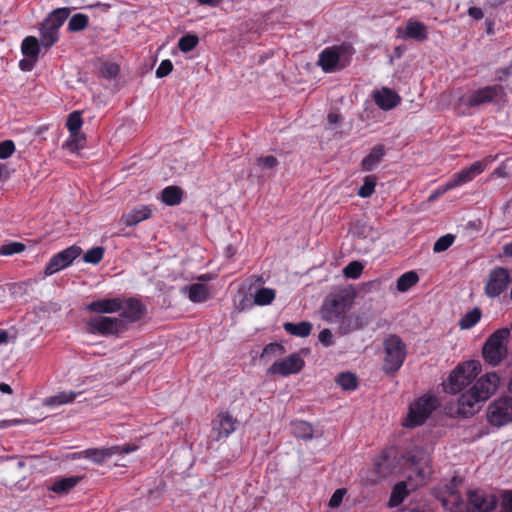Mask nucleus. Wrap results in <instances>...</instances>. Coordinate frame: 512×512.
<instances>
[{"label": "nucleus", "mask_w": 512, "mask_h": 512, "mask_svg": "<svg viewBox=\"0 0 512 512\" xmlns=\"http://www.w3.org/2000/svg\"><path fill=\"white\" fill-rule=\"evenodd\" d=\"M7 341H8L7 331L0 330V344L6 343Z\"/></svg>", "instance_id": "774afa93"}, {"label": "nucleus", "mask_w": 512, "mask_h": 512, "mask_svg": "<svg viewBox=\"0 0 512 512\" xmlns=\"http://www.w3.org/2000/svg\"><path fill=\"white\" fill-rule=\"evenodd\" d=\"M304 367V360L298 353L289 355L282 361L273 363L267 370L268 374H279L287 376L290 374H296Z\"/></svg>", "instance_id": "ddd939ff"}, {"label": "nucleus", "mask_w": 512, "mask_h": 512, "mask_svg": "<svg viewBox=\"0 0 512 512\" xmlns=\"http://www.w3.org/2000/svg\"><path fill=\"white\" fill-rule=\"evenodd\" d=\"M37 58H25L19 62V67L22 71H31L35 65Z\"/></svg>", "instance_id": "13d9d810"}, {"label": "nucleus", "mask_w": 512, "mask_h": 512, "mask_svg": "<svg viewBox=\"0 0 512 512\" xmlns=\"http://www.w3.org/2000/svg\"><path fill=\"white\" fill-rule=\"evenodd\" d=\"M362 271V263L359 261H352L343 269V274L347 278L357 279L361 275Z\"/></svg>", "instance_id": "09e8293b"}, {"label": "nucleus", "mask_w": 512, "mask_h": 512, "mask_svg": "<svg viewBox=\"0 0 512 512\" xmlns=\"http://www.w3.org/2000/svg\"><path fill=\"white\" fill-rule=\"evenodd\" d=\"M88 25V17L85 14L78 13L71 17L68 23V29L78 32L85 29Z\"/></svg>", "instance_id": "37998d69"}, {"label": "nucleus", "mask_w": 512, "mask_h": 512, "mask_svg": "<svg viewBox=\"0 0 512 512\" xmlns=\"http://www.w3.org/2000/svg\"><path fill=\"white\" fill-rule=\"evenodd\" d=\"M292 426L293 433L296 437L305 440L311 439L313 437V428L308 422L297 421L293 423Z\"/></svg>", "instance_id": "4c0bfd02"}, {"label": "nucleus", "mask_w": 512, "mask_h": 512, "mask_svg": "<svg viewBox=\"0 0 512 512\" xmlns=\"http://www.w3.org/2000/svg\"><path fill=\"white\" fill-rule=\"evenodd\" d=\"M275 299V291L271 288H260L254 295V302L259 306L270 304Z\"/></svg>", "instance_id": "58836bf2"}, {"label": "nucleus", "mask_w": 512, "mask_h": 512, "mask_svg": "<svg viewBox=\"0 0 512 512\" xmlns=\"http://www.w3.org/2000/svg\"><path fill=\"white\" fill-rule=\"evenodd\" d=\"M82 253V249L79 246H70L56 255H54L45 267L44 274L51 276L60 270L68 267L73 261L78 258Z\"/></svg>", "instance_id": "9d476101"}, {"label": "nucleus", "mask_w": 512, "mask_h": 512, "mask_svg": "<svg viewBox=\"0 0 512 512\" xmlns=\"http://www.w3.org/2000/svg\"><path fill=\"white\" fill-rule=\"evenodd\" d=\"M283 328L291 335L304 338L310 335L312 324L308 321H302L299 323L286 322L283 324Z\"/></svg>", "instance_id": "cd10ccee"}, {"label": "nucleus", "mask_w": 512, "mask_h": 512, "mask_svg": "<svg viewBox=\"0 0 512 512\" xmlns=\"http://www.w3.org/2000/svg\"><path fill=\"white\" fill-rule=\"evenodd\" d=\"M482 312L480 308L475 307L471 311L467 312L459 321V327L467 330L475 326L481 319Z\"/></svg>", "instance_id": "f704fd0d"}, {"label": "nucleus", "mask_w": 512, "mask_h": 512, "mask_svg": "<svg viewBox=\"0 0 512 512\" xmlns=\"http://www.w3.org/2000/svg\"><path fill=\"white\" fill-rule=\"evenodd\" d=\"M151 210L148 206H141L139 208H135L129 213L122 216V221L127 226H135L143 220L150 218Z\"/></svg>", "instance_id": "bb28decb"}, {"label": "nucleus", "mask_w": 512, "mask_h": 512, "mask_svg": "<svg viewBox=\"0 0 512 512\" xmlns=\"http://www.w3.org/2000/svg\"><path fill=\"white\" fill-rule=\"evenodd\" d=\"M384 349L383 370L387 374H394L406 358V345L399 336L393 334L384 341Z\"/></svg>", "instance_id": "20e7f679"}, {"label": "nucleus", "mask_w": 512, "mask_h": 512, "mask_svg": "<svg viewBox=\"0 0 512 512\" xmlns=\"http://www.w3.org/2000/svg\"><path fill=\"white\" fill-rule=\"evenodd\" d=\"M455 236L452 234H446L441 236L435 243L433 247V251L435 253H440L447 250L454 242Z\"/></svg>", "instance_id": "8fccbe9b"}, {"label": "nucleus", "mask_w": 512, "mask_h": 512, "mask_svg": "<svg viewBox=\"0 0 512 512\" xmlns=\"http://www.w3.org/2000/svg\"><path fill=\"white\" fill-rule=\"evenodd\" d=\"M480 402L473 391L469 389L459 397L456 413L464 417L472 416L478 411Z\"/></svg>", "instance_id": "6ab92c4d"}, {"label": "nucleus", "mask_w": 512, "mask_h": 512, "mask_svg": "<svg viewBox=\"0 0 512 512\" xmlns=\"http://www.w3.org/2000/svg\"><path fill=\"white\" fill-rule=\"evenodd\" d=\"M182 189L178 186H168L161 193L162 201L169 206L178 205L182 199Z\"/></svg>", "instance_id": "2f4dec72"}, {"label": "nucleus", "mask_w": 512, "mask_h": 512, "mask_svg": "<svg viewBox=\"0 0 512 512\" xmlns=\"http://www.w3.org/2000/svg\"><path fill=\"white\" fill-rule=\"evenodd\" d=\"M120 308H119V317L124 320L125 330L127 329V324L135 322L139 320L145 311L144 306L140 303V301L129 298L127 300L120 299Z\"/></svg>", "instance_id": "2eb2a0df"}, {"label": "nucleus", "mask_w": 512, "mask_h": 512, "mask_svg": "<svg viewBox=\"0 0 512 512\" xmlns=\"http://www.w3.org/2000/svg\"><path fill=\"white\" fill-rule=\"evenodd\" d=\"M350 309V305L343 297L326 298L320 308L322 320L329 324L338 323L341 317Z\"/></svg>", "instance_id": "1a4fd4ad"}, {"label": "nucleus", "mask_w": 512, "mask_h": 512, "mask_svg": "<svg viewBox=\"0 0 512 512\" xmlns=\"http://www.w3.org/2000/svg\"><path fill=\"white\" fill-rule=\"evenodd\" d=\"M509 328H501L494 331L485 341L482 348V356L491 366L499 365L508 354Z\"/></svg>", "instance_id": "f03ea898"}, {"label": "nucleus", "mask_w": 512, "mask_h": 512, "mask_svg": "<svg viewBox=\"0 0 512 512\" xmlns=\"http://www.w3.org/2000/svg\"><path fill=\"white\" fill-rule=\"evenodd\" d=\"M385 155V150L382 145L374 146L370 153L363 158L361 162V168L363 171H372L374 170L382 161Z\"/></svg>", "instance_id": "393cba45"}, {"label": "nucleus", "mask_w": 512, "mask_h": 512, "mask_svg": "<svg viewBox=\"0 0 512 512\" xmlns=\"http://www.w3.org/2000/svg\"><path fill=\"white\" fill-rule=\"evenodd\" d=\"M461 483L460 478L453 477L450 484L442 491L439 499L445 509L450 512H490L495 507V496L481 490L469 491L468 503H466L458 492V486Z\"/></svg>", "instance_id": "f257e3e1"}, {"label": "nucleus", "mask_w": 512, "mask_h": 512, "mask_svg": "<svg viewBox=\"0 0 512 512\" xmlns=\"http://www.w3.org/2000/svg\"><path fill=\"white\" fill-rule=\"evenodd\" d=\"M373 98L375 103L383 110H390L400 102L398 94L389 88H382L380 91H376Z\"/></svg>", "instance_id": "4be33fe9"}, {"label": "nucleus", "mask_w": 512, "mask_h": 512, "mask_svg": "<svg viewBox=\"0 0 512 512\" xmlns=\"http://www.w3.org/2000/svg\"><path fill=\"white\" fill-rule=\"evenodd\" d=\"M406 38L423 41L427 39V28L426 26L417 21H409L406 25Z\"/></svg>", "instance_id": "7c9ffc66"}, {"label": "nucleus", "mask_w": 512, "mask_h": 512, "mask_svg": "<svg viewBox=\"0 0 512 512\" xmlns=\"http://www.w3.org/2000/svg\"><path fill=\"white\" fill-rule=\"evenodd\" d=\"M182 292L187 293L188 298L195 303L206 301L210 295L208 287L200 283L184 286Z\"/></svg>", "instance_id": "a878e982"}, {"label": "nucleus", "mask_w": 512, "mask_h": 512, "mask_svg": "<svg viewBox=\"0 0 512 512\" xmlns=\"http://www.w3.org/2000/svg\"><path fill=\"white\" fill-rule=\"evenodd\" d=\"M468 15L475 20H480L483 18L484 13L481 8L478 7H470L468 9Z\"/></svg>", "instance_id": "680f3d73"}, {"label": "nucleus", "mask_w": 512, "mask_h": 512, "mask_svg": "<svg viewBox=\"0 0 512 512\" xmlns=\"http://www.w3.org/2000/svg\"><path fill=\"white\" fill-rule=\"evenodd\" d=\"M173 69V64L170 60H163L156 70V76L158 78H163L171 73Z\"/></svg>", "instance_id": "5fc2aeb1"}, {"label": "nucleus", "mask_w": 512, "mask_h": 512, "mask_svg": "<svg viewBox=\"0 0 512 512\" xmlns=\"http://www.w3.org/2000/svg\"><path fill=\"white\" fill-rule=\"evenodd\" d=\"M318 339L325 347H330L334 344L333 334L329 329H323L318 336Z\"/></svg>", "instance_id": "6e6d98bb"}, {"label": "nucleus", "mask_w": 512, "mask_h": 512, "mask_svg": "<svg viewBox=\"0 0 512 512\" xmlns=\"http://www.w3.org/2000/svg\"><path fill=\"white\" fill-rule=\"evenodd\" d=\"M15 151V145L12 140H5L0 143V159L9 158Z\"/></svg>", "instance_id": "864d4df0"}, {"label": "nucleus", "mask_w": 512, "mask_h": 512, "mask_svg": "<svg viewBox=\"0 0 512 512\" xmlns=\"http://www.w3.org/2000/svg\"><path fill=\"white\" fill-rule=\"evenodd\" d=\"M81 479L82 477L79 476H71L58 479L50 487V490L58 494H66L72 488H74L80 482Z\"/></svg>", "instance_id": "c85d7f7f"}, {"label": "nucleus", "mask_w": 512, "mask_h": 512, "mask_svg": "<svg viewBox=\"0 0 512 512\" xmlns=\"http://www.w3.org/2000/svg\"><path fill=\"white\" fill-rule=\"evenodd\" d=\"M77 394L72 391H63L57 395L51 396L44 401L45 406H57L71 403L75 400Z\"/></svg>", "instance_id": "72a5a7b5"}, {"label": "nucleus", "mask_w": 512, "mask_h": 512, "mask_svg": "<svg viewBox=\"0 0 512 512\" xmlns=\"http://www.w3.org/2000/svg\"><path fill=\"white\" fill-rule=\"evenodd\" d=\"M87 331L90 334L104 336L119 335L125 331L124 320L117 317L95 316L87 321Z\"/></svg>", "instance_id": "423d86ee"}, {"label": "nucleus", "mask_w": 512, "mask_h": 512, "mask_svg": "<svg viewBox=\"0 0 512 512\" xmlns=\"http://www.w3.org/2000/svg\"><path fill=\"white\" fill-rule=\"evenodd\" d=\"M506 92L502 85L495 84L486 86L474 91L468 98L467 105L469 107H477L487 103L504 102Z\"/></svg>", "instance_id": "6e6552de"}, {"label": "nucleus", "mask_w": 512, "mask_h": 512, "mask_svg": "<svg viewBox=\"0 0 512 512\" xmlns=\"http://www.w3.org/2000/svg\"><path fill=\"white\" fill-rule=\"evenodd\" d=\"M408 460L416 472L417 481L423 484L432 472L429 453L423 448L415 447L409 452Z\"/></svg>", "instance_id": "f8f14e48"}, {"label": "nucleus", "mask_w": 512, "mask_h": 512, "mask_svg": "<svg viewBox=\"0 0 512 512\" xmlns=\"http://www.w3.org/2000/svg\"><path fill=\"white\" fill-rule=\"evenodd\" d=\"M103 255H104V248L94 247V248L89 249L84 254L83 260L86 263H91V264L95 265V264H98L102 260Z\"/></svg>", "instance_id": "49530a36"}, {"label": "nucleus", "mask_w": 512, "mask_h": 512, "mask_svg": "<svg viewBox=\"0 0 512 512\" xmlns=\"http://www.w3.org/2000/svg\"><path fill=\"white\" fill-rule=\"evenodd\" d=\"M485 169V164L481 161H476L468 168L463 169L459 173L455 174L453 179V184L457 187L464 183L471 181L476 175L482 173Z\"/></svg>", "instance_id": "b1692460"}, {"label": "nucleus", "mask_w": 512, "mask_h": 512, "mask_svg": "<svg viewBox=\"0 0 512 512\" xmlns=\"http://www.w3.org/2000/svg\"><path fill=\"white\" fill-rule=\"evenodd\" d=\"M499 376L495 372L487 373L480 377L470 388L478 399L483 402L487 400L498 388Z\"/></svg>", "instance_id": "4468645a"}, {"label": "nucleus", "mask_w": 512, "mask_h": 512, "mask_svg": "<svg viewBox=\"0 0 512 512\" xmlns=\"http://www.w3.org/2000/svg\"><path fill=\"white\" fill-rule=\"evenodd\" d=\"M238 424L237 418L233 417L230 413H219L212 421L213 430L217 433L216 439L219 440L222 437H228L236 430Z\"/></svg>", "instance_id": "dca6fc26"}, {"label": "nucleus", "mask_w": 512, "mask_h": 512, "mask_svg": "<svg viewBox=\"0 0 512 512\" xmlns=\"http://www.w3.org/2000/svg\"><path fill=\"white\" fill-rule=\"evenodd\" d=\"M456 186L453 184V181L450 180L449 182H447L443 187L437 189V191L439 192V194H444L446 193L447 191H449L450 189H453L455 188Z\"/></svg>", "instance_id": "0e129e2a"}, {"label": "nucleus", "mask_w": 512, "mask_h": 512, "mask_svg": "<svg viewBox=\"0 0 512 512\" xmlns=\"http://www.w3.org/2000/svg\"><path fill=\"white\" fill-rule=\"evenodd\" d=\"M419 276L415 271H409L402 274L397 280V290L400 292H406L411 287L417 284Z\"/></svg>", "instance_id": "473e14b6"}, {"label": "nucleus", "mask_w": 512, "mask_h": 512, "mask_svg": "<svg viewBox=\"0 0 512 512\" xmlns=\"http://www.w3.org/2000/svg\"><path fill=\"white\" fill-rule=\"evenodd\" d=\"M120 72L119 65L113 62H105L100 68V74L106 79L116 78Z\"/></svg>", "instance_id": "de8ad7c7"}, {"label": "nucleus", "mask_w": 512, "mask_h": 512, "mask_svg": "<svg viewBox=\"0 0 512 512\" xmlns=\"http://www.w3.org/2000/svg\"><path fill=\"white\" fill-rule=\"evenodd\" d=\"M284 352V347L278 343H270L268 344L261 354V359L268 358L272 355H281Z\"/></svg>", "instance_id": "603ef678"}, {"label": "nucleus", "mask_w": 512, "mask_h": 512, "mask_svg": "<svg viewBox=\"0 0 512 512\" xmlns=\"http://www.w3.org/2000/svg\"><path fill=\"white\" fill-rule=\"evenodd\" d=\"M26 249V246L21 242H10L5 244L0 249L1 255H13L23 252Z\"/></svg>", "instance_id": "3c124183"}, {"label": "nucleus", "mask_w": 512, "mask_h": 512, "mask_svg": "<svg viewBox=\"0 0 512 512\" xmlns=\"http://www.w3.org/2000/svg\"><path fill=\"white\" fill-rule=\"evenodd\" d=\"M419 485L420 482L417 480L414 482L411 476H408L406 481H401L397 483L391 493L389 499V506L396 507L402 503V501L408 496L410 491H414Z\"/></svg>", "instance_id": "f3484780"}, {"label": "nucleus", "mask_w": 512, "mask_h": 512, "mask_svg": "<svg viewBox=\"0 0 512 512\" xmlns=\"http://www.w3.org/2000/svg\"><path fill=\"white\" fill-rule=\"evenodd\" d=\"M258 163H263L266 168H274L278 164V160L274 156H266L258 159Z\"/></svg>", "instance_id": "bf43d9fd"}, {"label": "nucleus", "mask_w": 512, "mask_h": 512, "mask_svg": "<svg viewBox=\"0 0 512 512\" xmlns=\"http://www.w3.org/2000/svg\"><path fill=\"white\" fill-rule=\"evenodd\" d=\"M336 383L344 390L352 391L357 388L358 382L355 374L351 372H341L336 377Z\"/></svg>", "instance_id": "c9c22d12"}, {"label": "nucleus", "mask_w": 512, "mask_h": 512, "mask_svg": "<svg viewBox=\"0 0 512 512\" xmlns=\"http://www.w3.org/2000/svg\"><path fill=\"white\" fill-rule=\"evenodd\" d=\"M376 183H377V177L376 176H374V175L366 176L364 178L363 184L358 189V193H357L358 196H360L361 198H368V197H370L374 193V191H375Z\"/></svg>", "instance_id": "a19ab883"}, {"label": "nucleus", "mask_w": 512, "mask_h": 512, "mask_svg": "<svg viewBox=\"0 0 512 512\" xmlns=\"http://www.w3.org/2000/svg\"><path fill=\"white\" fill-rule=\"evenodd\" d=\"M22 53L29 58H37L39 54V42L33 36L26 37L22 42Z\"/></svg>", "instance_id": "e433bc0d"}, {"label": "nucleus", "mask_w": 512, "mask_h": 512, "mask_svg": "<svg viewBox=\"0 0 512 512\" xmlns=\"http://www.w3.org/2000/svg\"><path fill=\"white\" fill-rule=\"evenodd\" d=\"M85 137L81 133H70V138L63 144V148L70 152H76L82 147Z\"/></svg>", "instance_id": "a18cd8bd"}, {"label": "nucleus", "mask_w": 512, "mask_h": 512, "mask_svg": "<svg viewBox=\"0 0 512 512\" xmlns=\"http://www.w3.org/2000/svg\"><path fill=\"white\" fill-rule=\"evenodd\" d=\"M69 14L70 10L68 8H58L50 13L44 24L52 27V30H59Z\"/></svg>", "instance_id": "c756f323"}, {"label": "nucleus", "mask_w": 512, "mask_h": 512, "mask_svg": "<svg viewBox=\"0 0 512 512\" xmlns=\"http://www.w3.org/2000/svg\"><path fill=\"white\" fill-rule=\"evenodd\" d=\"M30 423L28 419H14V420H2L0 421V429L7 428L13 425Z\"/></svg>", "instance_id": "052dcab7"}, {"label": "nucleus", "mask_w": 512, "mask_h": 512, "mask_svg": "<svg viewBox=\"0 0 512 512\" xmlns=\"http://www.w3.org/2000/svg\"><path fill=\"white\" fill-rule=\"evenodd\" d=\"M134 448H120L118 446L107 447L103 449L91 448L83 451L81 455L90 459L95 464H102L107 458L114 454L128 453Z\"/></svg>", "instance_id": "a211bd4d"}, {"label": "nucleus", "mask_w": 512, "mask_h": 512, "mask_svg": "<svg viewBox=\"0 0 512 512\" xmlns=\"http://www.w3.org/2000/svg\"><path fill=\"white\" fill-rule=\"evenodd\" d=\"M510 283L509 270L504 267H496L491 270L485 285V293L490 298L498 297L504 292Z\"/></svg>", "instance_id": "9b49d317"}, {"label": "nucleus", "mask_w": 512, "mask_h": 512, "mask_svg": "<svg viewBox=\"0 0 512 512\" xmlns=\"http://www.w3.org/2000/svg\"><path fill=\"white\" fill-rule=\"evenodd\" d=\"M120 298L100 299L91 302L86 309L93 313H115L120 308Z\"/></svg>", "instance_id": "5701e85b"}, {"label": "nucleus", "mask_w": 512, "mask_h": 512, "mask_svg": "<svg viewBox=\"0 0 512 512\" xmlns=\"http://www.w3.org/2000/svg\"><path fill=\"white\" fill-rule=\"evenodd\" d=\"M503 254L506 257L512 258V241L510 243L504 245V247H503Z\"/></svg>", "instance_id": "69168bd1"}, {"label": "nucleus", "mask_w": 512, "mask_h": 512, "mask_svg": "<svg viewBox=\"0 0 512 512\" xmlns=\"http://www.w3.org/2000/svg\"><path fill=\"white\" fill-rule=\"evenodd\" d=\"M345 492L344 489H337L329 500V506L332 508L338 507L343 500Z\"/></svg>", "instance_id": "4d7b16f0"}, {"label": "nucleus", "mask_w": 512, "mask_h": 512, "mask_svg": "<svg viewBox=\"0 0 512 512\" xmlns=\"http://www.w3.org/2000/svg\"><path fill=\"white\" fill-rule=\"evenodd\" d=\"M479 372L478 363L468 361L458 365L450 374L447 381L443 383L444 391L456 394L472 383Z\"/></svg>", "instance_id": "7ed1b4c3"}, {"label": "nucleus", "mask_w": 512, "mask_h": 512, "mask_svg": "<svg viewBox=\"0 0 512 512\" xmlns=\"http://www.w3.org/2000/svg\"><path fill=\"white\" fill-rule=\"evenodd\" d=\"M199 43V38L195 34H187L182 36L178 41L180 51L187 53L193 50Z\"/></svg>", "instance_id": "79ce46f5"}, {"label": "nucleus", "mask_w": 512, "mask_h": 512, "mask_svg": "<svg viewBox=\"0 0 512 512\" xmlns=\"http://www.w3.org/2000/svg\"><path fill=\"white\" fill-rule=\"evenodd\" d=\"M81 112L73 111L68 115L66 126L70 133H80L79 130L82 126Z\"/></svg>", "instance_id": "c03bdc74"}, {"label": "nucleus", "mask_w": 512, "mask_h": 512, "mask_svg": "<svg viewBox=\"0 0 512 512\" xmlns=\"http://www.w3.org/2000/svg\"><path fill=\"white\" fill-rule=\"evenodd\" d=\"M340 55L336 47L326 48L319 54L318 65L326 73L334 72L338 69Z\"/></svg>", "instance_id": "412c9836"}, {"label": "nucleus", "mask_w": 512, "mask_h": 512, "mask_svg": "<svg viewBox=\"0 0 512 512\" xmlns=\"http://www.w3.org/2000/svg\"><path fill=\"white\" fill-rule=\"evenodd\" d=\"M0 391L2 393H7V394H11L12 393L11 387L8 384H6V383H0Z\"/></svg>", "instance_id": "338daca9"}, {"label": "nucleus", "mask_w": 512, "mask_h": 512, "mask_svg": "<svg viewBox=\"0 0 512 512\" xmlns=\"http://www.w3.org/2000/svg\"><path fill=\"white\" fill-rule=\"evenodd\" d=\"M368 323V319L358 314H344L338 322V333L341 335L349 334L353 331L362 329Z\"/></svg>", "instance_id": "aec40b11"}, {"label": "nucleus", "mask_w": 512, "mask_h": 512, "mask_svg": "<svg viewBox=\"0 0 512 512\" xmlns=\"http://www.w3.org/2000/svg\"><path fill=\"white\" fill-rule=\"evenodd\" d=\"M435 409L436 399L431 395H423L410 404L408 415L403 425L406 427L422 425Z\"/></svg>", "instance_id": "39448f33"}, {"label": "nucleus", "mask_w": 512, "mask_h": 512, "mask_svg": "<svg viewBox=\"0 0 512 512\" xmlns=\"http://www.w3.org/2000/svg\"><path fill=\"white\" fill-rule=\"evenodd\" d=\"M488 421L494 426L512 422V397L505 396L493 401L488 408Z\"/></svg>", "instance_id": "0eeeda50"}, {"label": "nucleus", "mask_w": 512, "mask_h": 512, "mask_svg": "<svg viewBox=\"0 0 512 512\" xmlns=\"http://www.w3.org/2000/svg\"><path fill=\"white\" fill-rule=\"evenodd\" d=\"M58 40V30H52V27L42 24L41 28V44L46 48L54 45Z\"/></svg>", "instance_id": "ea45409f"}, {"label": "nucleus", "mask_w": 512, "mask_h": 512, "mask_svg": "<svg viewBox=\"0 0 512 512\" xmlns=\"http://www.w3.org/2000/svg\"><path fill=\"white\" fill-rule=\"evenodd\" d=\"M328 124L331 128H333L335 125H337L340 122V116L336 113H329L328 117Z\"/></svg>", "instance_id": "e2e57ef3"}]
</instances>
